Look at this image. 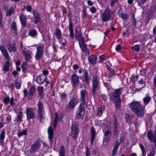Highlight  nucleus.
<instances>
[{
	"mask_svg": "<svg viewBox=\"0 0 156 156\" xmlns=\"http://www.w3.org/2000/svg\"><path fill=\"white\" fill-rule=\"evenodd\" d=\"M21 83V80L20 78L18 77L15 81V86L17 89L20 88Z\"/></svg>",
	"mask_w": 156,
	"mask_h": 156,
	"instance_id": "nucleus-31",
	"label": "nucleus"
},
{
	"mask_svg": "<svg viewBox=\"0 0 156 156\" xmlns=\"http://www.w3.org/2000/svg\"><path fill=\"white\" fill-rule=\"evenodd\" d=\"M122 88L115 90L113 94V96L114 98H120V95L122 92Z\"/></svg>",
	"mask_w": 156,
	"mask_h": 156,
	"instance_id": "nucleus-24",
	"label": "nucleus"
},
{
	"mask_svg": "<svg viewBox=\"0 0 156 156\" xmlns=\"http://www.w3.org/2000/svg\"><path fill=\"white\" fill-rule=\"evenodd\" d=\"M23 53L26 60L27 61H28L29 60V51L27 50V49L25 48L23 51Z\"/></svg>",
	"mask_w": 156,
	"mask_h": 156,
	"instance_id": "nucleus-29",
	"label": "nucleus"
},
{
	"mask_svg": "<svg viewBox=\"0 0 156 156\" xmlns=\"http://www.w3.org/2000/svg\"><path fill=\"white\" fill-rule=\"evenodd\" d=\"M147 136L149 139L151 141H154V147L156 149V131L154 132V134L150 131H148L147 133Z\"/></svg>",
	"mask_w": 156,
	"mask_h": 156,
	"instance_id": "nucleus-9",
	"label": "nucleus"
},
{
	"mask_svg": "<svg viewBox=\"0 0 156 156\" xmlns=\"http://www.w3.org/2000/svg\"><path fill=\"white\" fill-rule=\"evenodd\" d=\"M47 80L46 76L44 75H40L36 78V81L39 85H41L44 83Z\"/></svg>",
	"mask_w": 156,
	"mask_h": 156,
	"instance_id": "nucleus-10",
	"label": "nucleus"
},
{
	"mask_svg": "<svg viewBox=\"0 0 156 156\" xmlns=\"http://www.w3.org/2000/svg\"><path fill=\"white\" fill-rule=\"evenodd\" d=\"M111 136V131L109 130L106 131L104 134L105 138L104 141H106V142H107L110 139Z\"/></svg>",
	"mask_w": 156,
	"mask_h": 156,
	"instance_id": "nucleus-30",
	"label": "nucleus"
},
{
	"mask_svg": "<svg viewBox=\"0 0 156 156\" xmlns=\"http://www.w3.org/2000/svg\"><path fill=\"white\" fill-rule=\"evenodd\" d=\"M35 115L34 111L32 109H30V119H33L35 117Z\"/></svg>",
	"mask_w": 156,
	"mask_h": 156,
	"instance_id": "nucleus-49",
	"label": "nucleus"
},
{
	"mask_svg": "<svg viewBox=\"0 0 156 156\" xmlns=\"http://www.w3.org/2000/svg\"><path fill=\"white\" fill-rule=\"evenodd\" d=\"M22 113L21 111H20L17 115V121L18 122H20L22 121Z\"/></svg>",
	"mask_w": 156,
	"mask_h": 156,
	"instance_id": "nucleus-47",
	"label": "nucleus"
},
{
	"mask_svg": "<svg viewBox=\"0 0 156 156\" xmlns=\"http://www.w3.org/2000/svg\"><path fill=\"white\" fill-rule=\"evenodd\" d=\"M78 102V100L76 98H71L69 101L68 105L65 108L66 111L69 112L73 110Z\"/></svg>",
	"mask_w": 156,
	"mask_h": 156,
	"instance_id": "nucleus-3",
	"label": "nucleus"
},
{
	"mask_svg": "<svg viewBox=\"0 0 156 156\" xmlns=\"http://www.w3.org/2000/svg\"><path fill=\"white\" fill-rule=\"evenodd\" d=\"M38 117L40 122H43L44 120V109H38Z\"/></svg>",
	"mask_w": 156,
	"mask_h": 156,
	"instance_id": "nucleus-15",
	"label": "nucleus"
},
{
	"mask_svg": "<svg viewBox=\"0 0 156 156\" xmlns=\"http://www.w3.org/2000/svg\"><path fill=\"white\" fill-rule=\"evenodd\" d=\"M48 137L49 140L52 138L54 135V130L51 126H50L48 129Z\"/></svg>",
	"mask_w": 156,
	"mask_h": 156,
	"instance_id": "nucleus-27",
	"label": "nucleus"
},
{
	"mask_svg": "<svg viewBox=\"0 0 156 156\" xmlns=\"http://www.w3.org/2000/svg\"><path fill=\"white\" fill-rule=\"evenodd\" d=\"M79 44L81 49L83 52L88 55L90 54L89 50L87 48L86 45L85 44L84 42L83 43L80 44Z\"/></svg>",
	"mask_w": 156,
	"mask_h": 156,
	"instance_id": "nucleus-23",
	"label": "nucleus"
},
{
	"mask_svg": "<svg viewBox=\"0 0 156 156\" xmlns=\"http://www.w3.org/2000/svg\"><path fill=\"white\" fill-rule=\"evenodd\" d=\"M10 27L11 32L17 35V26L16 22L15 21H13L12 22Z\"/></svg>",
	"mask_w": 156,
	"mask_h": 156,
	"instance_id": "nucleus-20",
	"label": "nucleus"
},
{
	"mask_svg": "<svg viewBox=\"0 0 156 156\" xmlns=\"http://www.w3.org/2000/svg\"><path fill=\"white\" fill-rule=\"evenodd\" d=\"M37 107L38 109H44L43 105L40 101H39L38 102Z\"/></svg>",
	"mask_w": 156,
	"mask_h": 156,
	"instance_id": "nucleus-55",
	"label": "nucleus"
},
{
	"mask_svg": "<svg viewBox=\"0 0 156 156\" xmlns=\"http://www.w3.org/2000/svg\"><path fill=\"white\" fill-rule=\"evenodd\" d=\"M85 104L81 103L79 106L78 111L76 114V118L79 119H82L84 115L85 111Z\"/></svg>",
	"mask_w": 156,
	"mask_h": 156,
	"instance_id": "nucleus-8",
	"label": "nucleus"
},
{
	"mask_svg": "<svg viewBox=\"0 0 156 156\" xmlns=\"http://www.w3.org/2000/svg\"><path fill=\"white\" fill-rule=\"evenodd\" d=\"M36 88L34 86H32L30 88V96H33L35 94Z\"/></svg>",
	"mask_w": 156,
	"mask_h": 156,
	"instance_id": "nucleus-41",
	"label": "nucleus"
},
{
	"mask_svg": "<svg viewBox=\"0 0 156 156\" xmlns=\"http://www.w3.org/2000/svg\"><path fill=\"white\" fill-rule=\"evenodd\" d=\"M37 33L35 29H32L30 30V36L34 38L36 37L37 35Z\"/></svg>",
	"mask_w": 156,
	"mask_h": 156,
	"instance_id": "nucleus-40",
	"label": "nucleus"
},
{
	"mask_svg": "<svg viewBox=\"0 0 156 156\" xmlns=\"http://www.w3.org/2000/svg\"><path fill=\"white\" fill-rule=\"evenodd\" d=\"M91 12L92 13H94L96 12V9L94 6L91 7L90 9Z\"/></svg>",
	"mask_w": 156,
	"mask_h": 156,
	"instance_id": "nucleus-61",
	"label": "nucleus"
},
{
	"mask_svg": "<svg viewBox=\"0 0 156 156\" xmlns=\"http://www.w3.org/2000/svg\"><path fill=\"white\" fill-rule=\"evenodd\" d=\"M90 132L91 134V143L93 145L95 138V136L96 134L95 130L93 127H91Z\"/></svg>",
	"mask_w": 156,
	"mask_h": 156,
	"instance_id": "nucleus-21",
	"label": "nucleus"
},
{
	"mask_svg": "<svg viewBox=\"0 0 156 156\" xmlns=\"http://www.w3.org/2000/svg\"><path fill=\"white\" fill-rule=\"evenodd\" d=\"M132 23L133 25L134 26L136 25V21L134 16H133L132 18Z\"/></svg>",
	"mask_w": 156,
	"mask_h": 156,
	"instance_id": "nucleus-60",
	"label": "nucleus"
},
{
	"mask_svg": "<svg viewBox=\"0 0 156 156\" xmlns=\"http://www.w3.org/2000/svg\"><path fill=\"white\" fill-rule=\"evenodd\" d=\"M112 11L108 9H106L102 15V19L105 22L110 20L112 18Z\"/></svg>",
	"mask_w": 156,
	"mask_h": 156,
	"instance_id": "nucleus-7",
	"label": "nucleus"
},
{
	"mask_svg": "<svg viewBox=\"0 0 156 156\" xmlns=\"http://www.w3.org/2000/svg\"><path fill=\"white\" fill-rule=\"evenodd\" d=\"M139 146L142 151V156H145L146 152L145 149L144 145L142 143L139 144Z\"/></svg>",
	"mask_w": 156,
	"mask_h": 156,
	"instance_id": "nucleus-43",
	"label": "nucleus"
},
{
	"mask_svg": "<svg viewBox=\"0 0 156 156\" xmlns=\"http://www.w3.org/2000/svg\"><path fill=\"white\" fill-rule=\"evenodd\" d=\"M147 0H136V2L139 6H141V4H144Z\"/></svg>",
	"mask_w": 156,
	"mask_h": 156,
	"instance_id": "nucleus-53",
	"label": "nucleus"
},
{
	"mask_svg": "<svg viewBox=\"0 0 156 156\" xmlns=\"http://www.w3.org/2000/svg\"><path fill=\"white\" fill-rule=\"evenodd\" d=\"M120 17L124 20H126L129 18L128 15L125 13H121L120 14Z\"/></svg>",
	"mask_w": 156,
	"mask_h": 156,
	"instance_id": "nucleus-48",
	"label": "nucleus"
},
{
	"mask_svg": "<svg viewBox=\"0 0 156 156\" xmlns=\"http://www.w3.org/2000/svg\"><path fill=\"white\" fill-rule=\"evenodd\" d=\"M67 16L69 19V25H73V23L72 22V17L70 13H68L67 14Z\"/></svg>",
	"mask_w": 156,
	"mask_h": 156,
	"instance_id": "nucleus-50",
	"label": "nucleus"
},
{
	"mask_svg": "<svg viewBox=\"0 0 156 156\" xmlns=\"http://www.w3.org/2000/svg\"><path fill=\"white\" fill-rule=\"evenodd\" d=\"M20 19L21 22V24L23 26L25 27L27 26V20L26 17L22 13L20 14Z\"/></svg>",
	"mask_w": 156,
	"mask_h": 156,
	"instance_id": "nucleus-22",
	"label": "nucleus"
},
{
	"mask_svg": "<svg viewBox=\"0 0 156 156\" xmlns=\"http://www.w3.org/2000/svg\"><path fill=\"white\" fill-rule=\"evenodd\" d=\"M120 143L118 142H116L115 144V145L114 146L113 148L117 149Z\"/></svg>",
	"mask_w": 156,
	"mask_h": 156,
	"instance_id": "nucleus-62",
	"label": "nucleus"
},
{
	"mask_svg": "<svg viewBox=\"0 0 156 156\" xmlns=\"http://www.w3.org/2000/svg\"><path fill=\"white\" fill-rule=\"evenodd\" d=\"M32 13L34 18V23L36 24L38 23L41 20V18L40 15L35 10H33Z\"/></svg>",
	"mask_w": 156,
	"mask_h": 156,
	"instance_id": "nucleus-16",
	"label": "nucleus"
},
{
	"mask_svg": "<svg viewBox=\"0 0 156 156\" xmlns=\"http://www.w3.org/2000/svg\"><path fill=\"white\" fill-rule=\"evenodd\" d=\"M80 101L81 103L85 104L87 106L89 99L88 93L86 90H82L80 91Z\"/></svg>",
	"mask_w": 156,
	"mask_h": 156,
	"instance_id": "nucleus-5",
	"label": "nucleus"
},
{
	"mask_svg": "<svg viewBox=\"0 0 156 156\" xmlns=\"http://www.w3.org/2000/svg\"><path fill=\"white\" fill-rule=\"evenodd\" d=\"M114 102L116 108L119 109L120 107L121 99L120 98H114Z\"/></svg>",
	"mask_w": 156,
	"mask_h": 156,
	"instance_id": "nucleus-28",
	"label": "nucleus"
},
{
	"mask_svg": "<svg viewBox=\"0 0 156 156\" xmlns=\"http://www.w3.org/2000/svg\"><path fill=\"white\" fill-rule=\"evenodd\" d=\"M44 45L43 44H38L37 48V52L35 56V59L40 60L44 54Z\"/></svg>",
	"mask_w": 156,
	"mask_h": 156,
	"instance_id": "nucleus-4",
	"label": "nucleus"
},
{
	"mask_svg": "<svg viewBox=\"0 0 156 156\" xmlns=\"http://www.w3.org/2000/svg\"><path fill=\"white\" fill-rule=\"evenodd\" d=\"M9 60H7L5 62L4 66L3 69L5 71H8L9 66Z\"/></svg>",
	"mask_w": 156,
	"mask_h": 156,
	"instance_id": "nucleus-39",
	"label": "nucleus"
},
{
	"mask_svg": "<svg viewBox=\"0 0 156 156\" xmlns=\"http://www.w3.org/2000/svg\"><path fill=\"white\" fill-rule=\"evenodd\" d=\"M83 80L87 84H88L90 83V77L88 74V73L87 70H84L83 71Z\"/></svg>",
	"mask_w": 156,
	"mask_h": 156,
	"instance_id": "nucleus-18",
	"label": "nucleus"
},
{
	"mask_svg": "<svg viewBox=\"0 0 156 156\" xmlns=\"http://www.w3.org/2000/svg\"><path fill=\"white\" fill-rule=\"evenodd\" d=\"M151 98L147 94V96L143 98L144 104L145 105L147 104L151 100Z\"/></svg>",
	"mask_w": 156,
	"mask_h": 156,
	"instance_id": "nucleus-38",
	"label": "nucleus"
},
{
	"mask_svg": "<svg viewBox=\"0 0 156 156\" xmlns=\"http://www.w3.org/2000/svg\"><path fill=\"white\" fill-rule=\"evenodd\" d=\"M129 107L138 117H141L144 114V111L139 102H132L130 104Z\"/></svg>",
	"mask_w": 156,
	"mask_h": 156,
	"instance_id": "nucleus-1",
	"label": "nucleus"
},
{
	"mask_svg": "<svg viewBox=\"0 0 156 156\" xmlns=\"http://www.w3.org/2000/svg\"><path fill=\"white\" fill-rule=\"evenodd\" d=\"M27 133V131L26 130H24L22 132H21L18 133V136L19 137H20L21 136L23 135H26Z\"/></svg>",
	"mask_w": 156,
	"mask_h": 156,
	"instance_id": "nucleus-51",
	"label": "nucleus"
},
{
	"mask_svg": "<svg viewBox=\"0 0 156 156\" xmlns=\"http://www.w3.org/2000/svg\"><path fill=\"white\" fill-rule=\"evenodd\" d=\"M104 110V107L103 106H102L99 107L98 110L97 115H98L99 116L101 115L103 111Z\"/></svg>",
	"mask_w": 156,
	"mask_h": 156,
	"instance_id": "nucleus-42",
	"label": "nucleus"
},
{
	"mask_svg": "<svg viewBox=\"0 0 156 156\" xmlns=\"http://www.w3.org/2000/svg\"><path fill=\"white\" fill-rule=\"evenodd\" d=\"M156 7L154 6H151L150 9L148 11V14L149 15L154 13L156 11Z\"/></svg>",
	"mask_w": 156,
	"mask_h": 156,
	"instance_id": "nucleus-46",
	"label": "nucleus"
},
{
	"mask_svg": "<svg viewBox=\"0 0 156 156\" xmlns=\"http://www.w3.org/2000/svg\"><path fill=\"white\" fill-rule=\"evenodd\" d=\"M132 48L133 50L136 51H138L140 49V48L138 45H135Z\"/></svg>",
	"mask_w": 156,
	"mask_h": 156,
	"instance_id": "nucleus-57",
	"label": "nucleus"
},
{
	"mask_svg": "<svg viewBox=\"0 0 156 156\" xmlns=\"http://www.w3.org/2000/svg\"><path fill=\"white\" fill-rule=\"evenodd\" d=\"M16 44L14 41L12 42H9L7 46V48L9 50V53L12 51L15 52L16 51Z\"/></svg>",
	"mask_w": 156,
	"mask_h": 156,
	"instance_id": "nucleus-11",
	"label": "nucleus"
},
{
	"mask_svg": "<svg viewBox=\"0 0 156 156\" xmlns=\"http://www.w3.org/2000/svg\"><path fill=\"white\" fill-rule=\"evenodd\" d=\"M121 45L119 44H117L115 47V50L117 51H119L121 50Z\"/></svg>",
	"mask_w": 156,
	"mask_h": 156,
	"instance_id": "nucleus-58",
	"label": "nucleus"
},
{
	"mask_svg": "<svg viewBox=\"0 0 156 156\" xmlns=\"http://www.w3.org/2000/svg\"><path fill=\"white\" fill-rule=\"evenodd\" d=\"M155 151L153 148H152L150 149L149 153L148 154L149 155H151V156H154Z\"/></svg>",
	"mask_w": 156,
	"mask_h": 156,
	"instance_id": "nucleus-52",
	"label": "nucleus"
},
{
	"mask_svg": "<svg viewBox=\"0 0 156 156\" xmlns=\"http://www.w3.org/2000/svg\"><path fill=\"white\" fill-rule=\"evenodd\" d=\"M0 50L2 52L5 59L7 60H9V54L6 48L3 46L0 45Z\"/></svg>",
	"mask_w": 156,
	"mask_h": 156,
	"instance_id": "nucleus-12",
	"label": "nucleus"
},
{
	"mask_svg": "<svg viewBox=\"0 0 156 156\" xmlns=\"http://www.w3.org/2000/svg\"><path fill=\"white\" fill-rule=\"evenodd\" d=\"M41 146V144L38 141H36L31 146L30 151L31 152H34L36 151Z\"/></svg>",
	"mask_w": 156,
	"mask_h": 156,
	"instance_id": "nucleus-13",
	"label": "nucleus"
},
{
	"mask_svg": "<svg viewBox=\"0 0 156 156\" xmlns=\"http://www.w3.org/2000/svg\"><path fill=\"white\" fill-rule=\"evenodd\" d=\"M59 156H65V148L63 145H61L58 151Z\"/></svg>",
	"mask_w": 156,
	"mask_h": 156,
	"instance_id": "nucleus-34",
	"label": "nucleus"
},
{
	"mask_svg": "<svg viewBox=\"0 0 156 156\" xmlns=\"http://www.w3.org/2000/svg\"><path fill=\"white\" fill-rule=\"evenodd\" d=\"M86 151H85V156H90V153L89 150V148L87 147H85Z\"/></svg>",
	"mask_w": 156,
	"mask_h": 156,
	"instance_id": "nucleus-56",
	"label": "nucleus"
},
{
	"mask_svg": "<svg viewBox=\"0 0 156 156\" xmlns=\"http://www.w3.org/2000/svg\"><path fill=\"white\" fill-rule=\"evenodd\" d=\"M69 36L71 38L73 39L74 35L73 34V25H69Z\"/></svg>",
	"mask_w": 156,
	"mask_h": 156,
	"instance_id": "nucleus-36",
	"label": "nucleus"
},
{
	"mask_svg": "<svg viewBox=\"0 0 156 156\" xmlns=\"http://www.w3.org/2000/svg\"><path fill=\"white\" fill-rule=\"evenodd\" d=\"M3 17L2 16V12L0 9V28L2 29L3 27Z\"/></svg>",
	"mask_w": 156,
	"mask_h": 156,
	"instance_id": "nucleus-37",
	"label": "nucleus"
},
{
	"mask_svg": "<svg viewBox=\"0 0 156 156\" xmlns=\"http://www.w3.org/2000/svg\"><path fill=\"white\" fill-rule=\"evenodd\" d=\"M118 124V123L117 121L116 118H115L114 120L112 126L113 127V131L114 132V134L115 135H117L118 133L117 129Z\"/></svg>",
	"mask_w": 156,
	"mask_h": 156,
	"instance_id": "nucleus-26",
	"label": "nucleus"
},
{
	"mask_svg": "<svg viewBox=\"0 0 156 156\" xmlns=\"http://www.w3.org/2000/svg\"><path fill=\"white\" fill-rule=\"evenodd\" d=\"M15 12L14 9L10 8L9 9H7L6 12V16H11L12 14H14Z\"/></svg>",
	"mask_w": 156,
	"mask_h": 156,
	"instance_id": "nucleus-35",
	"label": "nucleus"
},
{
	"mask_svg": "<svg viewBox=\"0 0 156 156\" xmlns=\"http://www.w3.org/2000/svg\"><path fill=\"white\" fill-rule=\"evenodd\" d=\"M55 34L56 38L58 40H60L62 37V34L60 29L58 28H57L55 31Z\"/></svg>",
	"mask_w": 156,
	"mask_h": 156,
	"instance_id": "nucleus-32",
	"label": "nucleus"
},
{
	"mask_svg": "<svg viewBox=\"0 0 156 156\" xmlns=\"http://www.w3.org/2000/svg\"><path fill=\"white\" fill-rule=\"evenodd\" d=\"M13 100L14 98L13 97H12L10 99L9 97L6 96L4 98L3 102V103L5 105H7L9 103L10 105L13 106L14 104Z\"/></svg>",
	"mask_w": 156,
	"mask_h": 156,
	"instance_id": "nucleus-17",
	"label": "nucleus"
},
{
	"mask_svg": "<svg viewBox=\"0 0 156 156\" xmlns=\"http://www.w3.org/2000/svg\"><path fill=\"white\" fill-rule=\"evenodd\" d=\"M73 86L75 87L79 83V81L78 77L76 74H73L71 76Z\"/></svg>",
	"mask_w": 156,
	"mask_h": 156,
	"instance_id": "nucleus-14",
	"label": "nucleus"
},
{
	"mask_svg": "<svg viewBox=\"0 0 156 156\" xmlns=\"http://www.w3.org/2000/svg\"><path fill=\"white\" fill-rule=\"evenodd\" d=\"M5 137V132L4 129H3L0 134V144L3 146L4 140Z\"/></svg>",
	"mask_w": 156,
	"mask_h": 156,
	"instance_id": "nucleus-25",
	"label": "nucleus"
},
{
	"mask_svg": "<svg viewBox=\"0 0 156 156\" xmlns=\"http://www.w3.org/2000/svg\"><path fill=\"white\" fill-rule=\"evenodd\" d=\"M75 35L76 39L79 42V44L81 43H83L84 42V39L82 37L81 33L80 32L76 31Z\"/></svg>",
	"mask_w": 156,
	"mask_h": 156,
	"instance_id": "nucleus-19",
	"label": "nucleus"
},
{
	"mask_svg": "<svg viewBox=\"0 0 156 156\" xmlns=\"http://www.w3.org/2000/svg\"><path fill=\"white\" fill-rule=\"evenodd\" d=\"M43 87L39 86L37 87V90L39 96L41 97L43 95Z\"/></svg>",
	"mask_w": 156,
	"mask_h": 156,
	"instance_id": "nucleus-45",
	"label": "nucleus"
},
{
	"mask_svg": "<svg viewBox=\"0 0 156 156\" xmlns=\"http://www.w3.org/2000/svg\"><path fill=\"white\" fill-rule=\"evenodd\" d=\"M67 94L64 92L62 93L61 94L60 98L62 102H65L66 101V98Z\"/></svg>",
	"mask_w": 156,
	"mask_h": 156,
	"instance_id": "nucleus-44",
	"label": "nucleus"
},
{
	"mask_svg": "<svg viewBox=\"0 0 156 156\" xmlns=\"http://www.w3.org/2000/svg\"><path fill=\"white\" fill-rule=\"evenodd\" d=\"M125 117L126 119V121L127 122H130V119L129 115L128 114H125Z\"/></svg>",
	"mask_w": 156,
	"mask_h": 156,
	"instance_id": "nucleus-54",
	"label": "nucleus"
},
{
	"mask_svg": "<svg viewBox=\"0 0 156 156\" xmlns=\"http://www.w3.org/2000/svg\"><path fill=\"white\" fill-rule=\"evenodd\" d=\"M88 61L91 64L94 65L97 62V58L94 55H91L88 58Z\"/></svg>",
	"mask_w": 156,
	"mask_h": 156,
	"instance_id": "nucleus-33",
	"label": "nucleus"
},
{
	"mask_svg": "<svg viewBox=\"0 0 156 156\" xmlns=\"http://www.w3.org/2000/svg\"><path fill=\"white\" fill-rule=\"evenodd\" d=\"M71 136L73 138L76 139L78 136V125L77 123L73 122L71 126Z\"/></svg>",
	"mask_w": 156,
	"mask_h": 156,
	"instance_id": "nucleus-6",
	"label": "nucleus"
},
{
	"mask_svg": "<svg viewBox=\"0 0 156 156\" xmlns=\"http://www.w3.org/2000/svg\"><path fill=\"white\" fill-rule=\"evenodd\" d=\"M117 150L116 149L113 148L112 152V156H115V155L117 153Z\"/></svg>",
	"mask_w": 156,
	"mask_h": 156,
	"instance_id": "nucleus-64",
	"label": "nucleus"
},
{
	"mask_svg": "<svg viewBox=\"0 0 156 156\" xmlns=\"http://www.w3.org/2000/svg\"><path fill=\"white\" fill-rule=\"evenodd\" d=\"M93 80H92V92L94 96L95 93L99 90L100 89L99 80L97 76H93Z\"/></svg>",
	"mask_w": 156,
	"mask_h": 156,
	"instance_id": "nucleus-2",
	"label": "nucleus"
},
{
	"mask_svg": "<svg viewBox=\"0 0 156 156\" xmlns=\"http://www.w3.org/2000/svg\"><path fill=\"white\" fill-rule=\"evenodd\" d=\"M83 17L84 18H86L87 17V12L86 9H83Z\"/></svg>",
	"mask_w": 156,
	"mask_h": 156,
	"instance_id": "nucleus-63",
	"label": "nucleus"
},
{
	"mask_svg": "<svg viewBox=\"0 0 156 156\" xmlns=\"http://www.w3.org/2000/svg\"><path fill=\"white\" fill-rule=\"evenodd\" d=\"M27 66L25 64H23L21 66V67L23 72H25L27 69Z\"/></svg>",
	"mask_w": 156,
	"mask_h": 156,
	"instance_id": "nucleus-59",
	"label": "nucleus"
}]
</instances>
